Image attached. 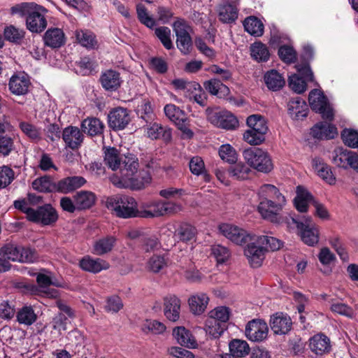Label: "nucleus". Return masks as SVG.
Masks as SVG:
<instances>
[{"mask_svg": "<svg viewBox=\"0 0 358 358\" xmlns=\"http://www.w3.org/2000/svg\"><path fill=\"white\" fill-rule=\"evenodd\" d=\"M113 236H107L96 241L94 246V252L97 255H102L110 252L115 243Z\"/></svg>", "mask_w": 358, "mask_h": 358, "instance_id": "obj_47", "label": "nucleus"}, {"mask_svg": "<svg viewBox=\"0 0 358 358\" xmlns=\"http://www.w3.org/2000/svg\"><path fill=\"white\" fill-rule=\"evenodd\" d=\"M259 193L265 196L262 199L258 206V211L262 217L275 224L286 222L289 224L288 217L280 214L286 200L278 188L273 185L266 184L261 187Z\"/></svg>", "mask_w": 358, "mask_h": 358, "instance_id": "obj_2", "label": "nucleus"}, {"mask_svg": "<svg viewBox=\"0 0 358 358\" xmlns=\"http://www.w3.org/2000/svg\"><path fill=\"white\" fill-rule=\"evenodd\" d=\"M257 243L265 246V251L268 250L275 251L281 248L283 243L280 240L273 236H260L257 237Z\"/></svg>", "mask_w": 358, "mask_h": 358, "instance_id": "obj_51", "label": "nucleus"}, {"mask_svg": "<svg viewBox=\"0 0 358 358\" xmlns=\"http://www.w3.org/2000/svg\"><path fill=\"white\" fill-rule=\"evenodd\" d=\"M330 310L335 313L352 318L354 315L353 309L348 304L331 299Z\"/></svg>", "mask_w": 358, "mask_h": 358, "instance_id": "obj_55", "label": "nucleus"}, {"mask_svg": "<svg viewBox=\"0 0 358 358\" xmlns=\"http://www.w3.org/2000/svg\"><path fill=\"white\" fill-rule=\"evenodd\" d=\"M352 151L342 148L336 149L333 156L334 164L341 168L347 169L349 165Z\"/></svg>", "mask_w": 358, "mask_h": 358, "instance_id": "obj_45", "label": "nucleus"}, {"mask_svg": "<svg viewBox=\"0 0 358 358\" xmlns=\"http://www.w3.org/2000/svg\"><path fill=\"white\" fill-rule=\"evenodd\" d=\"M15 179V172L8 166H0V189L8 187Z\"/></svg>", "mask_w": 358, "mask_h": 358, "instance_id": "obj_60", "label": "nucleus"}, {"mask_svg": "<svg viewBox=\"0 0 358 358\" xmlns=\"http://www.w3.org/2000/svg\"><path fill=\"white\" fill-rule=\"evenodd\" d=\"M136 13L138 20L148 28L155 26V20L151 17L148 13L147 8L142 4L136 6Z\"/></svg>", "mask_w": 358, "mask_h": 358, "instance_id": "obj_61", "label": "nucleus"}, {"mask_svg": "<svg viewBox=\"0 0 358 358\" xmlns=\"http://www.w3.org/2000/svg\"><path fill=\"white\" fill-rule=\"evenodd\" d=\"M100 82L106 91L115 92L121 86L120 74L114 70H107L100 77Z\"/></svg>", "mask_w": 358, "mask_h": 358, "instance_id": "obj_23", "label": "nucleus"}, {"mask_svg": "<svg viewBox=\"0 0 358 358\" xmlns=\"http://www.w3.org/2000/svg\"><path fill=\"white\" fill-rule=\"evenodd\" d=\"M278 55L281 60L287 64L295 62L296 53L292 47L282 45L278 50Z\"/></svg>", "mask_w": 358, "mask_h": 358, "instance_id": "obj_64", "label": "nucleus"}, {"mask_svg": "<svg viewBox=\"0 0 358 358\" xmlns=\"http://www.w3.org/2000/svg\"><path fill=\"white\" fill-rule=\"evenodd\" d=\"M206 111L208 121L217 127L232 130L238 126L237 118L229 111L217 109Z\"/></svg>", "mask_w": 358, "mask_h": 358, "instance_id": "obj_10", "label": "nucleus"}, {"mask_svg": "<svg viewBox=\"0 0 358 358\" xmlns=\"http://www.w3.org/2000/svg\"><path fill=\"white\" fill-rule=\"evenodd\" d=\"M227 325H222L213 318H207L205 322V331L213 338H219L227 329Z\"/></svg>", "mask_w": 358, "mask_h": 358, "instance_id": "obj_44", "label": "nucleus"}, {"mask_svg": "<svg viewBox=\"0 0 358 358\" xmlns=\"http://www.w3.org/2000/svg\"><path fill=\"white\" fill-rule=\"evenodd\" d=\"M205 89L211 94L217 96L218 98H224L230 92L229 87L224 85L219 79H210L204 82Z\"/></svg>", "mask_w": 358, "mask_h": 358, "instance_id": "obj_34", "label": "nucleus"}, {"mask_svg": "<svg viewBox=\"0 0 358 358\" xmlns=\"http://www.w3.org/2000/svg\"><path fill=\"white\" fill-rule=\"evenodd\" d=\"M37 320V315L31 306H25L17 313V320L20 324L31 325Z\"/></svg>", "mask_w": 358, "mask_h": 358, "instance_id": "obj_42", "label": "nucleus"}, {"mask_svg": "<svg viewBox=\"0 0 358 358\" xmlns=\"http://www.w3.org/2000/svg\"><path fill=\"white\" fill-rule=\"evenodd\" d=\"M76 36L79 43L87 48H93L96 44L95 36L90 31H76Z\"/></svg>", "mask_w": 358, "mask_h": 358, "instance_id": "obj_52", "label": "nucleus"}, {"mask_svg": "<svg viewBox=\"0 0 358 358\" xmlns=\"http://www.w3.org/2000/svg\"><path fill=\"white\" fill-rule=\"evenodd\" d=\"M142 127H147L148 136L152 139L162 138L165 142H168L171 139V130L166 127L152 122L148 125L142 124Z\"/></svg>", "mask_w": 358, "mask_h": 358, "instance_id": "obj_30", "label": "nucleus"}, {"mask_svg": "<svg viewBox=\"0 0 358 358\" xmlns=\"http://www.w3.org/2000/svg\"><path fill=\"white\" fill-rule=\"evenodd\" d=\"M166 116L173 122L182 132L184 138H191L194 133L189 128V120L183 110L174 104H167L164 107Z\"/></svg>", "mask_w": 358, "mask_h": 358, "instance_id": "obj_9", "label": "nucleus"}, {"mask_svg": "<svg viewBox=\"0 0 358 358\" xmlns=\"http://www.w3.org/2000/svg\"><path fill=\"white\" fill-rule=\"evenodd\" d=\"M238 17V9L230 3H225L219 8V18L224 23H231Z\"/></svg>", "mask_w": 358, "mask_h": 358, "instance_id": "obj_38", "label": "nucleus"}, {"mask_svg": "<svg viewBox=\"0 0 358 358\" xmlns=\"http://www.w3.org/2000/svg\"><path fill=\"white\" fill-rule=\"evenodd\" d=\"M62 137L66 145L72 150L78 149L83 141L82 131L73 126L66 127L62 133Z\"/></svg>", "mask_w": 358, "mask_h": 358, "instance_id": "obj_17", "label": "nucleus"}, {"mask_svg": "<svg viewBox=\"0 0 358 358\" xmlns=\"http://www.w3.org/2000/svg\"><path fill=\"white\" fill-rule=\"evenodd\" d=\"M312 166L317 172V175L329 184L335 182L336 178L334 176L331 167L325 164L320 158L315 157L312 160Z\"/></svg>", "mask_w": 358, "mask_h": 358, "instance_id": "obj_32", "label": "nucleus"}, {"mask_svg": "<svg viewBox=\"0 0 358 358\" xmlns=\"http://www.w3.org/2000/svg\"><path fill=\"white\" fill-rule=\"evenodd\" d=\"M105 205L118 217L128 219L141 217L137 202L131 196L120 194L113 195L106 199Z\"/></svg>", "mask_w": 358, "mask_h": 358, "instance_id": "obj_3", "label": "nucleus"}, {"mask_svg": "<svg viewBox=\"0 0 358 358\" xmlns=\"http://www.w3.org/2000/svg\"><path fill=\"white\" fill-rule=\"evenodd\" d=\"M43 41L45 45L52 48H58L65 43L64 34L59 28L49 29L43 36Z\"/></svg>", "mask_w": 358, "mask_h": 358, "instance_id": "obj_26", "label": "nucleus"}, {"mask_svg": "<svg viewBox=\"0 0 358 358\" xmlns=\"http://www.w3.org/2000/svg\"><path fill=\"white\" fill-rule=\"evenodd\" d=\"M180 303V300L176 296H170L164 299V313L169 320L176 322L179 319Z\"/></svg>", "mask_w": 358, "mask_h": 358, "instance_id": "obj_24", "label": "nucleus"}, {"mask_svg": "<svg viewBox=\"0 0 358 358\" xmlns=\"http://www.w3.org/2000/svg\"><path fill=\"white\" fill-rule=\"evenodd\" d=\"M250 49L251 57L257 62H266L268 60L270 53L265 44L256 42L251 45Z\"/></svg>", "mask_w": 358, "mask_h": 358, "instance_id": "obj_41", "label": "nucleus"}, {"mask_svg": "<svg viewBox=\"0 0 358 358\" xmlns=\"http://www.w3.org/2000/svg\"><path fill=\"white\" fill-rule=\"evenodd\" d=\"M315 201L313 196L302 186H298L296 188V196L294 199V206L296 210L301 213H305L308 210V205L313 204Z\"/></svg>", "mask_w": 358, "mask_h": 358, "instance_id": "obj_27", "label": "nucleus"}, {"mask_svg": "<svg viewBox=\"0 0 358 358\" xmlns=\"http://www.w3.org/2000/svg\"><path fill=\"white\" fill-rule=\"evenodd\" d=\"M31 85L29 78L27 75H13L9 80L8 88L10 92L15 95H24L29 92Z\"/></svg>", "mask_w": 358, "mask_h": 358, "instance_id": "obj_18", "label": "nucleus"}, {"mask_svg": "<svg viewBox=\"0 0 358 358\" xmlns=\"http://www.w3.org/2000/svg\"><path fill=\"white\" fill-rule=\"evenodd\" d=\"M148 210L141 212V217H157L164 216V201L150 203Z\"/></svg>", "mask_w": 358, "mask_h": 358, "instance_id": "obj_50", "label": "nucleus"}, {"mask_svg": "<svg viewBox=\"0 0 358 358\" xmlns=\"http://www.w3.org/2000/svg\"><path fill=\"white\" fill-rule=\"evenodd\" d=\"M309 347L313 352L322 355L331 349L329 338L323 334H318L309 339Z\"/></svg>", "mask_w": 358, "mask_h": 358, "instance_id": "obj_25", "label": "nucleus"}, {"mask_svg": "<svg viewBox=\"0 0 358 358\" xmlns=\"http://www.w3.org/2000/svg\"><path fill=\"white\" fill-rule=\"evenodd\" d=\"M219 155L223 161L229 164H234L237 161L236 152L229 144H224L220 146Z\"/></svg>", "mask_w": 358, "mask_h": 358, "instance_id": "obj_59", "label": "nucleus"}, {"mask_svg": "<svg viewBox=\"0 0 358 358\" xmlns=\"http://www.w3.org/2000/svg\"><path fill=\"white\" fill-rule=\"evenodd\" d=\"M229 351L231 353L240 358L249 354L250 347L245 341L234 339L229 343Z\"/></svg>", "mask_w": 358, "mask_h": 358, "instance_id": "obj_46", "label": "nucleus"}, {"mask_svg": "<svg viewBox=\"0 0 358 358\" xmlns=\"http://www.w3.org/2000/svg\"><path fill=\"white\" fill-rule=\"evenodd\" d=\"M341 137L345 145L353 148L358 146V133L356 131L345 129L341 133Z\"/></svg>", "mask_w": 358, "mask_h": 358, "instance_id": "obj_63", "label": "nucleus"}, {"mask_svg": "<svg viewBox=\"0 0 358 358\" xmlns=\"http://www.w3.org/2000/svg\"><path fill=\"white\" fill-rule=\"evenodd\" d=\"M31 218L29 221L42 225H51L58 219L56 210L50 204H45L30 210Z\"/></svg>", "mask_w": 358, "mask_h": 358, "instance_id": "obj_12", "label": "nucleus"}, {"mask_svg": "<svg viewBox=\"0 0 358 358\" xmlns=\"http://www.w3.org/2000/svg\"><path fill=\"white\" fill-rule=\"evenodd\" d=\"M108 126L113 130L124 129L131 119L129 110L124 108H116L108 115Z\"/></svg>", "mask_w": 358, "mask_h": 358, "instance_id": "obj_15", "label": "nucleus"}, {"mask_svg": "<svg viewBox=\"0 0 358 358\" xmlns=\"http://www.w3.org/2000/svg\"><path fill=\"white\" fill-rule=\"evenodd\" d=\"M308 101L311 109L321 114L323 119L329 121L333 120V108L322 92L316 89L311 90L309 93Z\"/></svg>", "mask_w": 358, "mask_h": 358, "instance_id": "obj_7", "label": "nucleus"}, {"mask_svg": "<svg viewBox=\"0 0 358 358\" xmlns=\"http://www.w3.org/2000/svg\"><path fill=\"white\" fill-rule=\"evenodd\" d=\"M103 162L115 173L110 177L113 185L118 187L141 189L151 181L148 171H138V159L134 156L123 155L114 147L103 148Z\"/></svg>", "mask_w": 358, "mask_h": 358, "instance_id": "obj_1", "label": "nucleus"}, {"mask_svg": "<svg viewBox=\"0 0 358 358\" xmlns=\"http://www.w3.org/2000/svg\"><path fill=\"white\" fill-rule=\"evenodd\" d=\"M3 34L6 40L20 44L24 37L25 31L22 29H18L13 25H10L4 29Z\"/></svg>", "mask_w": 358, "mask_h": 358, "instance_id": "obj_48", "label": "nucleus"}, {"mask_svg": "<svg viewBox=\"0 0 358 358\" xmlns=\"http://www.w3.org/2000/svg\"><path fill=\"white\" fill-rule=\"evenodd\" d=\"M141 243L142 249L147 252L154 251L161 247L158 238L154 234L142 236Z\"/></svg>", "mask_w": 358, "mask_h": 358, "instance_id": "obj_54", "label": "nucleus"}, {"mask_svg": "<svg viewBox=\"0 0 358 358\" xmlns=\"http://www.w3.org/2000/svg\"><path fill=\"white\" fill-rule=\"evenodd\" d=\"M292 324L290 317L282 313H276L270 320L271 330L275 334H286L290 331Z\"/></svg>", "mask_w": 358, "mask_h": 358, "instance_id": "obj_21", "label": "nucleus"}, {"mask_svg": "<svg viewBox=\"0 0 358 358\" xmlns=\"http://www.w3.org/2000/svg\"><path fill=\"white\" fill-rule=\"evenodd\" d=\"M80 266L84 271L96 273L109 268V264L100 258L85 257L80 261Z\"/></svg>", "mask_w": 358, "mask_h": 358, "instance_id": "obj_29", "label": "nucleus"}, {"mask_svg": "<svg viewBox=\"0 0 358 358\" xmlns=\"http://www.w3.org/2000/svg\"><path fill=\"white\" fill-rule=\"evenodd\" d=\"M288 82L289 87L297 94H301L306 90V80L296 74L289 76Z\"/></svg>", "mask_w": 358, "mask_h": 358, "instance_id": "obj_62", "label": "nucleus"}, {"mask_svg": "<svg viewBox=\"0 0 358 358\" xmlns=\"http://www.w3.org/2000/svg\"><path fill=\"white\" fill-rule=\"evenodd\" d=\"M268 331L267 324L261 320H252L245 327V336L253 342H261L266 339Z\"/></svg>", "mask_w": 358, "mask_h": 358, "instance_id": "obj_14", "label": "nucleus"}, {"mask_svg": "<svg viewBox=\"0 0 358 358\" xmlns=\"http://www.w3.org/2000/svg\"><path fill=\"white\" fill-rule=\"evenodd\" d=\"M250 171V169L242 162L236 163L228 169L229 175L238 180H245Z\"/></svg>", "mask_w": 358, "mask_h": 358, "instance_id": "obj_56", "label": "nucleus"}, {"mask_svg": "<svg viewBox=\"0 0 358 358\" xmlns=\"http://www.w3.org/2000/svg\"><path fill=\"white\" fill-rule=\"evenodd\" d=\"M253 242L249 243L245 249V255L252 267H259L265 257V246L257 243V237L252 236Z\"/></svg>", "mask_w": 358, "mask_h": 358, "instance_id": "obj_16", "label": "nucleus"}, {"mask_svg": "<svg viewBox=\"0 0 358 358\" xmlns=\"http://www.w3.org/2000/svg\"><path fill=\"white\" fill-rule=\"evenodd\" d=\"M16 151L15 138L8 135L0 136V156L7 157Z\"/></svg>", "mask_w": 358, "mask_h": 358, "instance_id": "obj_53", "label": "nucleus"}, {"mask_svg": "<svg viewBox=\"0 0 358 358\" xmlns=\"http://www.w3.org/2000/svg\"><path fill=\"white\" fill-rule=\"evenodd\" d=\"M77 73L82 76H88L95 70L96 62L90 57H83L76 62Z\"/></svg>", "mask_w": 358, "mask_h": 358, "instance_id": "obj_49", "label": "nucleus"}, {"mask_svg": "<svg viewBox=\"0 0 358 358\" xmlns=\"http://www.w3.org/2000/svg\"><path fill=\"white\" fill-rule=\"evenodd\" d=\"M247 163L259 172L269 173L273 169L271 157L267 152L259 148H250L243 152Z\"/></svg>", "mask_w": 358, "mask_h": 358, "instance_id": "obj_5", "label": "nucleus"}, {"mask_svg": "<svg viewBox=\"0 0 358 358\" xmlns=\"http://www.w3.org/2000/svg\"><path fill=\"white\" fill-rule=\"evenodd\" d=\"M47 11V9L44 7L36 4L30 15L26 17L27 29L29 31L36 34H39L43 31L48 24L47 20L45 16Z\"/></svg>", "mask_w": 358, "mask_h": 358, "instance_id": "obj_11", "label": "nucleus"}, {"mask_svg": "<svg viewBox=\"0 0 358 358\" xmlns=\"http://www.w3.org/2000/svg\"><path fill=\"white\" fill-rule=\"evenodd\" d=\"M197 231L188 223L181 224L176 230L175 236L182 242H190L195 239Z\"/></svg>", "mask_w": 358, "mask_h": 358, "instance_id": "obj_40", "label": "nucleus"}, {"mask_svg": "<svg viewBox=\"0 0 358 358\" xmlns=\"http://www.w3.org/2000/svg\"><path fill=\"white\" fill-rule=\"evenodd\" d=\"M0 256L8 262H17L30 264L37 259L35 250L29 247H24L14 242L5 243L0 248Z\"/></svg>", "mask_w": 358, "mask_h": 358, "instance_id": "obj_4", "label": "nucleus"}, {"mask_svg": "<svg viewBox=\"0 0 358 358\" xmlns=\"http://www.w3.org/2000/svg\"><path fill=\"white\" fill-rule=\"evenodd\" d=\"M136 114L146 125L151 124L155 117L151 103L148 99L142 100L141 104L138 105Z\"/></svg>", "mask_w": 358, "mask_h": 358, "instance_id": "obj_37", "label": "nucleus"}, {"mask_svg": "<svg viewBox=\"0 0 358 358\" xmlns=\"http://www.w3.org/2000/svg\"><path fill=\"white\" fill-rule=\"evenodd\" d=\"M230 310L229 308L220 306L210 312L208 318H213L220 324H222V325H227Z\"/></svg>", "mask_w": 358, "mask_h": 358, "instance_id": "obj_58", "label": "nucleus"}, {"mask_svg": "<svg viewBox=\"0 0 358 358\" xmlns=\"http://www.w3.org/2000/svg\"><path fill=\"white\" fill-rule=\"evenodd\" d=\"M96 195L90 191L81 190L73 195L77 209L85 210L91 208L96 201Z\"/></svg>", "mask_w": 358, "mask_h": 358, "instance_id": "obj_31", "label": "nucleus"}, {"mask_svg": "<svg viewBox=\"0 0 358 358\" xmlns=\"http://www.w3.org/2000/svg\"><path fill=\"white\" fill-rule=\"evenodd\" d=\"M219 229L223 236L237 245L245 244L253 239L245 230L236 226L222 224L220 225Z\"/></svg>", "mask_w": 358, "mask_h": 358, "instance_id": "obj_13", "label": "nucleus"}, {"mask_svg": "<svg viewBox=\"0 0 358 358\" xmlns=\"http://www.w3.org/2000/svg\"><path fill=\"white\" fill-rule=\"evenodd\" d=\"M209 298L204 293H199L189 299V306L191 311L195 315L203 313L208 303Z\"/></svg>", "mask_w": 358, "mask_h": 358, "instance_id": "obj_35", "label": "nucleus"}, {"mask_svg": "<svg viewBox=\"0 0 358 358\" xmlns=\"http://www.w3.org/2000/svg\"><path fill=\"white\" fill-rule=\"evenodd\" d=\"M104 127V124L96 117H87L81 123L82 131L90 136L101 135Z\"/></svg>", "mask_w": 358, "mask_h": 358, "instance_id": "obj_28", "label": "nucleus"}, {"mask_svg": "<svg viewBox=\"0 0 358 358\" xmlns=\"http://www.w3.org/2000/svg\"><path fill=\"white\" fill-rule=\"evenodd\" d=\"M287 110L293 120H302L307 116L308 108L300 97L292 98L287 103Z\"/></svg>", "mask_w": 358, "mask_h": 358, "instance_id": "obj_20", "label": "nucleus"}, {"mask_svg": "<svg viewBox=\"0 0 358 358\" xmlns=\"http://www.w3.org/2000/svg\"><path fill=\"white\" fill-rule=\"evenodd\" d=\"M173 336L181 345L194 348L196 345V341L189 331L184 327H177L173 330Z\"/></svg>", "mask_w": 358, "mask_h": 358, "instance_id": "obj_33", "label": "nucleus"}, {"mask_svg": "<svg viewBox=\"0 0 358 358\" xmlns=\"http://www.w3.org/2000/svg\"><path fill=\"white\" fill-rule=\"evenodd\" d=\"M245 30L254 36H261L264 33V24L257 17L250 16L243 21Z\"/></svg>", "mask_w": 358, "mask_h": 358, "instance_id": "obj_39", "label": "nucleus"}, {"mask_svg": "<svg viewBox=\"0 0 358 358\" xmlns=\"http://www.w3.org/2000/svg\"><path fill=\"white\" fill-rule=\"evenodd\" d=\"M32 187L41 192H55V182L48 176L36 178L32 182Z\"/></svg>", "mask_w": 358, "mask_h": 358, "instance_id": "obj_43", "label": "nucleus"}, {"mask_svg": "<svg viewBox=\"0 0 358 358\" xmlns=\"http://www.w3.org/2000/svg\"><path fill=\"white\" fill-rule=\"evenodd\" d=\"M86 182L81 176L67 177L55 182V192L66 194L82 187Z\"/></svg>", "mask_w": 358, "mask_h": 358, "instance_id": "obj_22", "label": "nucleus"}, {"mask_svg": "<svg viewBox=\"0 0 358 358\" xmlns=\"http://www.w3.org/2000/svg\"><path fill=\"white\" fill-rule=\"evenodd\" d=\"M155 33L164 48L171 50L173 48L171 38V29L167 27H160L155 29Z\"/></svg>", "mask_w": 358, "mask_h": 358, "instance_id": "obj_57", "label": "nucleus"}, {"mask_svg": "<svg viewBox=\"0 0 358 358\" xmlns=\"http://www.w3.org/2000/svg\"><path fill=\"white\" fill-rule=\"evenodd\" d=\"M295 224L299 231L302 241L308 245L313 246L319 241V231L317 227L313 222L310 217H303L301 221L294 217L289 218Z\"/></svg>", "mask_w": 358, "mask_h": 358, "instance_id": "obj_6", "label": "nucleus"}, {"mask_svg": "<svg viewBox=\"0 0 358 358\" xmlns=\"http://www.w3.org/2000/svg\"><path fill=\"white\" fill-rule=\"evenodd\" d=\"M264 81L267 87L272 91L280 90L285 84L282 75L276 70H271L264 76Z\"/></svg>", "mask_w": 358, "mask_h": 358, "instance_id": "obj_36", "label": "nucleus"}, {"mask_svg": "<svg viewBox=\"0 0 358 358\" xmlns=\"http://www.w3.org/2000/svg\"><path fill=\"white\" fill-rule=\"evenodd\" d=\"M310 134L317 139H332L338 134V131L336 127L331 124L320 122L312 127Z\"/></svg>", "mask_w": 358, "mask_h": 358, "instance_id": "obj_19", "label": "nucleus"}, {"mask_svg": "<svg viewBox=\"0 0 358 358\" xmlns=\"http://www.w3.org/2000/svg\"><path fill=\"white\" fill-rule=\"evenodd\" d=\"M173 29L176 36V45L183 55L190 52L192 48V38L189 34L190 27L182 18L177 17L173 24Z\"/></svg>", "mask_w": 358, "mask_h": 358, "instance_id": "obj_8", "label": "nucleus"}]
</instances>
